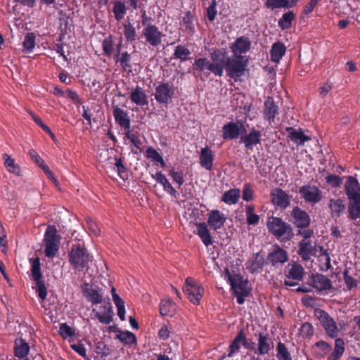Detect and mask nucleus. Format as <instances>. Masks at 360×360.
I'll use <instances>...</instances> for the list:
<instances>
[{
	"label": "nucleus",
	"mask_w": 360,
	"mask_h": 360,
	"mask_svg": "<svg viewBox=\"0 0 360 360\" xmlns=\"http://www.w3.org/2000/svg\"><path fill=\"white\" fill-rule=\"evenodd\" d=\"M68 262L72 268L78 271L88 267L91 256L84 242H77L72 245L68 255Z\"/></svg>",
	"instance_id": "f257e3e1"
},
{
	"label": "nucleus",
	"mask_w": 360,
	"mask_h": 360,
	"mask_svg": "<svg viewBox=\"0 0 360 360\" xmlns=\"http://www.w3.org/2000/svg\"><path fill=\"white\" fill-rule=\"evenodd\" d=\"M225 276L236 297L237 302L239 304H243L250 292L248 280L239 274H231L228 269L225 270Z\"/></svg>",
	"instance_id": "f03ea898"
},
{
	"label": "nucleus",
	"mask_w": 360,
	"mask_h": 360,
	"mask_svg": "<svg viewBox=\"0 0 360 360\" xmlns=\"http://www.w3.org/2000/svg\"><path fill=\"white\" fill-rule=\"evenodd\" d=\"M60 237L57 234L55 226L49 225L44 233L43 243L44 244V254L49 258L54 257L58 252Z\"/></svg>",
	"instance_id": "7ed1b4c3"
},
{
	"label": "nucleus",
	"mask_w": 360,
	"mask_h": 360,
	"mask_svg": "<svg viewBox=\"0 0 360 360\" xmlns=\"http://www.w3.org/2000/svg\"><path fill=\"white\" fill-rule=\"evenodd\" d=\"M247 60L245 57L232 56L226 59L224 69L228 77L237 81L239 77L244 75Z\"/></svg>",
	"instance_id": "20e7f679"
},
{
	"label": "nucleus",
	"mask_w": 360,
	"mask_h": 360,
	"mask_svg": "<svg viewBox=\"0 0 360 360\" xmlns=\"http://www.w3.org/2000/svg\"><path fill=\"white\" fill-rule=\"evenodd\" d=\"M183 290L187 298L194 304H199L204 294L201 284L193 278L188 277L183 286Z\"/></svg>",
	"instance_id": "39448f33"
},
{
	"label": "nucleus",
	"mask_w": 360,
	"mask_h": 360,
	"mask_svg": "<svg viewBox=\"0 0 360 360\" xmlns=\"http://www.w3.org/2000/svg\"><path fill=\"white\" fill-rule=\"evenodd\" d=\"M314 315L328 336L336 338L338 335L339 329L337 323L328 312L321 309H315Z\"/></svg>",
	"instance_id": "423d86ee"
},
{
	"label": "nucleus",
	"mask_w": 360,
	"mask_h": 360,
	"mask_svg": "<svg viewBox=\"0 0 360 360\" xmlns=\"http://www.w3.org/2000/svg\"><path fill=\"white\" fill-rule=\"evenodd\" d=\"M31 263V272L32 276L34 281H36L38 295L42 300H45L47 296L46 287L42 278L41 272V264L39 257L32 258L30 259Z\"/></svg>",
	"instance_id": "0eeeda50"
},
{
	"label": "nucleus",
	"mask_w": 360,
	"mask_h": 360,
	"mask_svg": "<svg viewBox=\"0 0 360 360\" xmlns=\"http://www.w3.org/2000/svg\"><path fill=\"white\" fill-rule=\"evenodd\" d=\"M267 227L269 231L278 238L288 233L287 240H290L292 233L290 226L278 217H271L267 221Z\"/></svg>",
	"instance_id": "6e6552de"
},
{
	"label": "nucleus",
	"mask_w": 360,
	"mask_h": 360,
	"mask_svg": "<svg viewBox=\"0 0 360 360\" xmlns=\"http://www.w3.org/2000/svg\"><path fill=\"white\" fill-rule=\"evenodd\" d=\"M299 193L305 202L314 205L322 200V193L315 185L307 184L300 187Z\"/></svg>",
	"instance_id": "1a4fd4ad"
},
{
	"label": "nucleus",
	"mask_w": 360,
	"mask_h": 360,
	"mask_svg": "<svg viewBox=\"0 0 360 360\" xmlns=\"http://www.w3.org/2000/svg\"><path fill=\"white\" fill-rule=\"evenodd\" d=\"M304 274V268L298 263L289 264L286 271V279L284 284L287 286H295L297 283L291 280L300 281Z\"/></svg>",
	"instance_id": "9d476101"
},
{
	"label": "nucleus",
	"mask_w": 360,
	"mask_h": 360,
	"mask_svg": "<svg viewBox=\"0 0 360 360\" xmlns=\"http://www.w3.org/2000/svg\"><path fill=\"white\" fill-rule=\"evenodd\" d=\"M193 68L199 71L208 70L216 76H222L221 65L214 64L205 58L196 59L194 62Z\"/></svg>",
	"instance_id": "9b49d317"
},
{
	"label": "nucleus",
	"mask_w": 360,
	"mask_h": 360,
	"mask_svg": "<svg viewBox=\"0 0 360 360\" xmlns=\"http://www.w3.org/2000/svg\"><path fill=\"white\" fill-rule=\"evenodd\" d=\"M93 313L103 324H109L112 321L113 311L110 301L104 302L98 310L93 309Z\"/></svg>",
	"instance_id": "f8f14e48"
},
{
	"label": "nucleus",
	"mask_w": 360,
	"mask_h": 360,
	"mask_svg": "<svg viewBox=\"0 0 360 360\" xmlns=\"http://www.w3.org/2000/svg\"><path fill=\"white\" fill-rule=\"evenodd\" d=\"M112 115L115 123L120 127L122 131L130 128L131 120L127 110L120 108L118 105H113Z\"/></svg>",
	"instance_id": "ddd939ff"
},
{
	"label": "nucleus",
	"mask_w": 360,
	"mask_h": 360,
	"mask_svg": "<svg viewBox=\"0 0 360 360\" xmlns=\"http://www.w3.org/2000/svg\"><path fill=\"white\" fill-rule=\"evenodd\" d=\"M251 46V42L248 37H240L238 38L230 46L233 56L244 57L243 54L246 53Z\"/></svg>",
	"instance_id": "4468645a"
},
{
	"label": "nucleus",
	"mask_w": 360,
	"mask_h": 360,
	"mask_svg": "<svg viewBox=\"0 0 360 360\" xmlns=\"http://www.w3.org/2000/svg\"><path fill=\"white\" fill-rule=\"evenodd\" d=\"M294 224L300 229L307 228L311 219L309 214L299 207H295L291 212Z\"/></svg>",
	"instance_id": "2eb2a0df"
},
{
	"label": "nucleus",
	"mask_w": 360,
	"mask_h": 360,
	"mask_svg": "<svg viewBox=\"0 0 360 360\" xmlns=\"http://www.w3.org/2000/svg\"><path fill=\"white\" fill-rule=\"evenodd\" d=\"M124 139L129 140L134 146V148L131 149V152L134 154H139L141 152L142 141L139 131L131 129V127L122 131Z\"/></svg>",
	"instance_id": "dca6fc26"
},
{
	"label": "nucleus",
	"mask_w": 360,
	"mask_h": 360,
	"mask_svg": "<svg viewBox=\"0 0 360 360\" xmlns=\"http://www.w3.org/2000/svg\"><path fill=\"white\" fill-rule=\"evenodd\" d=\"M271 202L281 208H286L290 202V198L281 188H274L271 191Z\"/></svg>",
	"instance_id": "f3484780"
},
{
	"label": "nucleus",
	"mask_w": 360,
	"mask_h": 360,
	"mask_svg": "<svg viewBox=\"0 0 360 360\" xmlns=\"http://www.w3.org/2000/svg\"><path fill=\"white\" fill-rule=\"evenodd\" d=\"M226 220V217L223 212L213 210L208 214L207 224L212 229L217 231L224 226Z\"/></svg>",
	"instance_id": "a211bd4d"
},
{
	"label": "nucleus",
	"mask_w": 360,
	"mask_h": 360,
	"mask_svg": "<svg viewBox=\"0 0 360 360\" xmlns=\"http://www.w3.org/2000/svg\"><path fill=\"white\" fill-rule=\"evenodd\" d=\"M345 193L349 200L360 198V185L357 179L348 176L345 184Z\"/></svg>",
	"instance_id": "6ab92c4d"
},
{
	"label": "nucleus",
	"mask_w": 360,
	"mask_h": 360,
	"mask_svg": "<svg viewBox=\"0 0 360 360\" xmlns=\"http://www.w3.org/2000/svg\"><path fill=\"white\" fill-rule=\"evenodd\" d=\"M316 252V245L311 240H302L299 243L298 254L303 260H309Z\"/></svg>",
	"instance_id": "aec40b11"
},
{
	"label": "nucleus",
	"mask_w": 360,
	"mask_h": 360,
	"mask_svg": "<svg viewBox=\"0 0 360 360\" xmlns=\"http://www.w3.org/2000/svg\"><path fill=\"white\" fill-rule=\"evenodd\" d=\"M243 124L239 122H230L224 125L222 128V137L224 139H236L240 134Z\"/></svg>",
	"instance_id": "412c9836"
},
{
	"label": "nucleus",
	"mask_w": 360,
	"mask_h": 360,
	"mask_svg": "<svg viewBox=\"0 0 360 360\" xmlns=\"http://www.w3.org/2000/svg\"><path fill=\"white\" fill-rule=\"evenodd\" d=\"M274 349V342L271 339L264 333L258 334L257 353L259 355H265Z\"/></svg>",
	"instance_id": "4be33fe9"
},
{
	"label": "nucleus",
	"mask_w": 360,
	"mask_h": 360,
	"mask_svg": "<svg viewBox=\"0 0 360 360\" xmlns=\"http://www.w3.org/2000/svg\"><path fill=\"white\" fill-rule=\"evenodd\" d=\"M328 205L330 214L333 218L340 217L346 210L345 201L341 198H330Z\"/></svg>",
	"instance_id": "5701e85b"
},
{
	"label": "nucleus",
	"mask_w": 360,
	"mask_h": 360,
	"mask_svg": "<svg viewBox=\"0 0 360 360\" xmlns=\"http://www.w3.org/2000/svg\"><path fill=\"white\" fill-rule=\"evenodd\" d=\"M288 137L297 146L304 145V143L310 140V137L306 136L302 129H295L289 127H286Z\"/></svg>",
	"instance_id": "b1692460"
},
{
	"label": "nucleus",
	"mask_w": 360,
	"mask_h": 360,
	"mask_svg": "<svg viewBox=\"0 0 360 360\" xmlns=\"http://www.w3.org/2000/svg\"><path fill=\"white\" fill-rule=\"evenodd\" d=\"M262 134L259 131L252 129L249 134L240 136V142L243 143L246 149H252L254 146L260 143Z\"/></svg>",
	"instance_id": "393cba45"
},
{
	"label": "nucleus",
	"mask_w": 360,
	"mask_h": 360,
	"mask_svg": "<svg viewBox=\"0 0 360 360\" xmlns=\"http://www.w3.org/2000/svg\"><path fill=\"white\" fill-rule=\"evenodd\" d=\"M310 285L319 290H327L332 288L330 279L323 274L313 275L310 279Z\"/></svg>",
	"instance_id": "a878e982"
},
{
	"label": "nucleus",
	"mask_w": 360,
	"mask_h": 360,
	"mask_svg": "<svg viewBox=\"0 0 360 360\" xmlns=\"http://www.w3.org/2000/svg\"><path fill=\"white\" fill-rule=\"evenodd\" d=\"M278 115V108L274 99L268 97L264 102V116L271 124L274 122L276 116Z\"/></svg>",
	"instance_id": "bb28decb"
},
{
	"label": "nucleus",
	"mask_w": 360,
	"mask_h": 360,
	"mask_svg": "<svg viewBox=\"0 0 360 360\" xmlns=\"http://www.w3.org/2000/svg\"><path fill=\"white\" fill-rule=\"evenodd\" d=\"M176 311V303L169 297L161 300L159 306V312L162 316H172Z\"/></svg>",
	"instance_id": "cd10ccee"
},
{
	"label": "nucleus",
	"mask_w": 360,
	"mask_h": 360,
	"mask_svg": "<svg viewBox=\"0 0 360 360\" xmlns=\"http://www.w3.org/2000/svg\"><path fill=\"white\" fill-rule=\"evenodd\" d=\"M29 344L22 338H17L14 342V354L19 359L27 357L30 352Z\"/></svg>",
	"instance_id": "c85d7f7f"
},
{
	"label": "nucleus",
	"mask_w": 360,
	"mask_h": 360,
	"mask_svg": "<svg viewBox=\"0 0 360 360\" xmlns=\"http://www.w3.org/2000/svg\"><path fill=\"white\" fill-rule=\"evenodd\" d=\"M196 233L200 238L202 242L205 246L212 245L213 240L208 229L207 224L205 222L198 223L196 224Z\"/></svg>",
	"instance_id": "c756f323"
},
{
	"label": "nucleus",
	"mask_w": 360,
	"mask_h": 360,
	"mask_svg": "<svg viewBox=\"0 0 360 360\" xmlns=\"http://www.w3.org/2000/svg\"><path fill=\"white\" fill-rule=\"evenodd\" d=\"M130 99L132 103L139 106H144L148 103L147 95L144 90L139 86L132 90Z\"/></svg>",
	"instance_id": "7c9ffc66"
},
{
	"label": "nucleus",
	"mask_w": 360,
	"mask_h": 360,
	"mask_svg": "<svg viewBox=\"0 0 360 360\" xmlns=\"http://www.w3.org/2000/svg\"><path fill=\"white\" fill-rule=\"evenodd\" d=\"M214 156L212 151L209 147H205L201 149L200 153V164L207 169L211 170L213 165Z\"/></svg>",
	"instance_id": "2f4dec72"
},
{
	"label": "nucleus",
	"mask_w": 360,
	"mask_h": 360,
	"mask_svg": "<svg viewBox=\"0 0 360 360\" xmlns=\"http://www.w3.org/2000/svg\"><path fill=\"white\" fill-rule=\"evenodd\" d=\"M288 259L286 251L278 246L274 248V250L269 255V259L275 265L277 263L283 264Z\"/></svg>",
	"instance_id": "473e14b6"
},
{
	"label": "nucleus",
	"mask_w": 360,
	"mask_h": 360,
	"mask_svg": "<svg viewBox=\"0 0 360 360\" xmlns=\"http://www.w3.org/2000/svg\"><path fill=\"white\" fill-rule=\"evenodd\" d=\"M240 196V191L238 188H231L222 195L221 201L227 205H235L238 202Z\"/></svg>",
	"instance_id": "72a5a7b5"
},
{
	"label": "nucleus",
	"mask_w": 360,
	"mask_h": 360,
	"mask_svg": "<svg viewBox=\"0 0 360 360\" xmlns=\"http://www.w3.org/2000/svg\"><path fill=\"white\" fill-rule=\"evenodd\" d=\"M117 332L118 334L115 338L118 339L124 345H131L136 343V337L133 333L128 330L122 331L120 329H117Z\"/></svg>",
	"instance_id": "f704fd0d"
},
{
	"label": "nucleus",
	"mask_w": 360,
	"mask_h": 360,
	"mask_svg": "<svg viewBox=\"0 0 360 360\" xmlns=\"http://www.w3.org/2000/svg\"><path fill=\"white\" fill-rule=\"evenodd\" d=\"M173 90L169 84L159 86V103H168L171 101Z\"/></svg>",
	"instance_id": "c9c22d12"
},
{
	"label": "nucleus",
	"mask_w": 360,
	"mask_h": 360,
	"mask_svg": "<svg viewBox=\"0 0 360 360\" xmlns=\"http://www.w3.org/2000/svg\"><path fill=\"white\" fill-rule=\"evenodd\" d=\"M143 34L148 43L152 46H158V28L155 25L145 27Z\"/></svg>",
	"instance_id": "e433bc0d"
},
{
	"label": "nucleus",
	"mask_w": 360,
	"mask_h": 360,
	"mask_svg": "<svg viewBox=\"0 0 360 360\" xmlns=\"http://www.w3.org/2000/svg\"><path fill=\"white\" fill-rule=\"evenodd\" d=\"M285 46L277 42L273 44L271 50V59L273 62L278 63L282 58L285 53Z\"/></svg>",
	"instance_id": "4c0bfd02"
},
{
	"label": "nucleus",
	"mask_w": 360,
	"mask_h": 360,
	"mask_svg": "<svg viewBox=\"0 0 360 360\" xmlns=\"http://www.w3.org/2000/svg\"><path fill=\"white\" fill-rule=\"evenodd\" d=\"M345 342L341 338L335 341V347L333 352L328 356V360H338L345 352Z\"/></svg>",
	"instance_id": "58836bf2"
},
{
	"label": "nucleus",
	"mask_w": 360,
	"mask_h": 360,
	"mask_svg": "<svg viewBox=\"0 0 360 360\" xmlns=\"http://www.w3.org/2000/svg\"><path fill=\"white\" fill-rule=\"evenodd\" d=\"M131 55L127 52H122L118 58H114L116 63H120L122 69L127 72H131L132 67L131 65Z\"/></svg>",
	"instance_id": "ea45409f"
},
{
	"label": "nucleus",
	"mask_w": 360,
	"mask_h": 360,
	"mask_svg": "<svg viewBox=\"0 0 360 360\" xmlns=\"http://www.w3.org/2000/svg\"><path fill=\"white\" fill-rule=\"evenodd\" d=\"M348 213L349 217L352 220L360 218V198L349 200Z\"/></svg>",
	"instance_id": "a19ab883"
},
{
	"label": "nucleus",
	"mask_w": 360,
	"mask_h": 360,
	"mask_svg": "<svg viewBox=\"0 0 360 360\" xmlns=\"http://www.w3.org/2000/svg\"><path fill=\"white\" fill-rule=\"evenodd\" d=\"M295 15L292 11H288L284 13L278 20V26L282 30L289 29L292 27V21L295 19Z\"/></svg>",
	"instance_id": "79ce46f5"
},
{
	"label": "nucleus",
	"mask_w": 360,
	"mask_h": 360,
	"mask_svg": "<svg viewBox=\"0 0 360 360\" xmlns=\"http://www.w3.org/2000/svg\"><path fill=\"white\" fill-rule=\"evenodd\" d=\"M212 63L221 65L222 68V74L224 73V65L225 64L226 55L225 52L219 49H214L210 53Z\"/></svg>",
	"instance_id": "37998d69"
},
{
	"label": "nucleus",
	"mask_w": 360,
	"mask_h": 360,
	"mask_svg": "<svg viewBox=\"0 0 360 360\" xmlns=\"http://www.w3.org/2000/svg\"><path fill=\"white\" fill-rule=\"evenodd\" d=\"M35 38L36 36L33 32H28L24 39V41L22 43L24 51L25 53H31L32 52L34 46H35Z\"/></svg>",
	"instance_id": "c03bdc74"
},
{
	"label": "nucleus",
	"mask_w": 360,
	"mask_h": 360,
	"mask_svg": "<svg viewBox=\"0 0 360 360\" xmlns=\"http://www.w3.org/2000/svg\"><path fill=\"white\" fill-rule=\"evenodd\" d=\"M240 340L241 339L240 338L239 333H238L229 347V352L227 354L228 357H233L240 352V347L242 346Z\"/></svg>",
	"instance_id": "a18cd8bd"
},
{
	"label": "nucleus",
	"mask_w": 360,
	"mask_h": 360,
	"mask_svg": "<svg viewBox=\"0 0 360 360\" xmlns=\"http://www.w3.org/2000/svg\"><path fill=\"white\" fill-rule=\"evenodd\" d=\"M276 352V358L278 360H292L290 353L283 342H279L277 344Z\"/></svg>",
	"instance_id": "49530a36"
},
{
	"label": "nucleus",
	"mask_w": 360,
	"mask_h": 360,
	"mask_svg": "<svg viewBox=\"0 0 360 360\" xmlns=\"http://www.w3.org/2000/svg\"><path fill=\"white\" fill-rule=\"evenodd\" d=\"M191 54L190 51L184 46L179 45L176 46L173 58L179 59L181 61L186 60Z\"/></svg>",
	"instance_id": "de8ad7c7"
},
{
	"label": "nucleus",
	"mask_w": 360,
	"mask_h": 360,
	"mask_svg": "<svg viewBox=\"0 0 360 360\" xmlns=\"http://www.w3.org/2000/svg\"><path fill=\"white\" fill-rule=\"evenodd\" d=\"M126 11L127 8L124 3L120 1H117L115 3L112 8V12L114 13L115 18L117 21L121 20L124 18Z\"/></svg>",
	"instance_id": "09e8293b"
},
{
	"label": "nucleus",
	"mask_w": 360,
	"mask_h": 360,
	"mask_svg": "<svg viewBox=\"0 0 360 360\" xmlns=\"http://www.w3.org/2000/svg\"><path fill=\"white\" fill-rule=\"evenodd\" d=\"M4 165L8 172L19 175L20 169L18 165L15 164L14 160L6 153L4 154Z\"/></svg>",
	"instance_id": "8fccbe9b"
},
{
	"label": "nucleus",
	"mask_w": 360,
	"mask_h": 360,
	"mask_svg": "<svg viewBox=\"0 0 360 360\" xmlns=\"http://www.w3.org/2000/svg\"><path fill=\"white\" fill-rule=\"evenodd\" d=\"M266 6L272 10L279 8H290L292 4L289 0H266Z\"/></svg>",
	"instance_id": "3c124183"
},
{
	"label": "nucleus",
	"mask_w": 360,
	"mask_h": 360,
	"mask_svg": "<svg viewBox=\"0 0 360 360\" xmlns=\"http://www.w3.org/2000/svg\"><path fill=\"white\" fill-rule=\"evenodd\" d=\"M84 293L88 300L93 304L101 303L102 295L98 290L93 288L87 289Z\"/></svg>",
	"instance_id": "603ef678"
},
{
	"label": "nucleus",
	"mask_w": 360,
	"mask_h": 360,
	"mask_svg": "<svg viewBox=\"0 0 360 360\" xmlns=\"http://www.w3.org/2000/svg\"><path fill=\"white\" fill-rule=\"evenodd\" d=\"M247 222L249 225H257L259 221V215L254 213V207L248 205L245 208Z\"/></svg>",
	"instance_id": "864d4df0"
},
{
	"label": "nucleus",
	"mask_w": 360,
	"mask_h": 360,
	"mask_svg": "<svg viewBox=\"0 0 360 360\" xmlns=\"http://www.w3.org/2000/svg\"><path fill=\"white\" fill-rule=\"evenodd\" d=\"M331 349L332 348L330 345L323 341L318 342L315 345V352L316 354L321 357L325 356L331 351Z\"/></svg>",
	"instance_id": "5fc2aeb1"
},
{
	"label": "nucleus",
	"mask_w": 360,
	"mask_h": 360,
	"mask_svg": "<svg viewBox=\"0 0 360 360\" xmlns=\"http://www.w3.org/2000/svg\"><path fill=\"white\" fill-rule=\"evenodd\" d=\"M124 35L128 41H134L136 40V30L133 25L128 22L124 25Z\"/></svg>",
	"instance_id": "6e6d98bb"
},
{
	"label": "nucleus",
	"mask_w": 360,
	"mask_h": 360,
	"mask_svg": "<svg viewBox=\"0 0 360 360\" xmlns=\"http://www.w3.org/2000/svg\"><path fill=\"white\" fill-rule=\"evenodd\" d=\"M102 48L105 56H110L112 55L114 49V41L111 35H109L103 39Z\"/></svg>",
	"instance_id": "4d7b16f0"
},
{
	"label": "nucleus",
	"mask_w": 360,
	"mask_h": 360,
	"mask_svg": "<svg viewBox=\"0 0 360 360\" xmlns=\"http://www.w3.org/2000/svg\"><path fill=\"white\" fill-rule=\"evenodd\" d=\"M159 183L163 186L164 189L169 193L171 195L176 198L177 192L170 184L167 179L162 174L159 173Z\"/></svg>",
	"instance_id": "13d9d810"
},
{
	"label": "nucleus",
	"mask_w": 360,
	"mask_h": 360,
	"mask_svg": "<svg viewBox=\"0 0 360 360\" xmlns=\"http://www.w3.org/2000/svg\"><path fill=\"white\" fill-rule=\"evenodd\" d=\"M58 332L64 339L73 337L75 335V329L68 326L66 323L60 324Z\"/></svg>",
	"instance_id": "bf43d9fd"
},
{
	"label": "nucleus",
	"mask_w": 360,
	"mask_h": 360,
	"mask_svg": "<svg viewBox=\"0 0 360 360\" xmlns=\"http://www.w3.org/2000/svg\"><path fill=\"white\" fill-rule=\"evenodd\" d=\"M115 166L117 168V171L120 177L122 179L127 178V174L126 172V167L123 164V161L121 158H115Z\"/></svg>",
	"instance_id": "052dcab7"
},
{
	"label": "nucleus",
	"mask_w": 360,
	"mask_h": 360,
	"mask_svg": "<svg viewBox=\"0 0 360 360\" xmlns=\"http://www.w3.org/2000/svg\"><path fill=\"white\" fill-rule=\"evenodd\" d=\"M300 333L303 337H311L314 334V329L312 325L308 322L304 323L300 329Z\"/></svg>",
	"instance_id": "680f3d73"
},
{
	"label": "nucleus",
	"mask_w": 360,
	"mask_h": 360,
	"mask_svg": "<svg viewBox=\"0 0 360 360\" xmlns=\"http://www.w3.org/2000/svg\"><path fill=\"white\" fill-rule=\"evenodd\" d=\"M239 335L240 338V340L242 342V345L247 349H255V343L250 339L247 338L246 335L243 330H240L239 332Z\"/></svg>",
	"instance_id": "e2e57ef3"
},
{
	"label": "nucleus",
	"mask_w": 360,
	"mask_h": 360,
	"mask_svg": "<svg viewBox=\"0 0 360 360\" xmlns=\"http://www.w3.org/2000/svg\"><path fill=\"white\" fill-rule=\"evenodd\" d=\"M326 182L332 187L338 188L342 184V179L335 174H330L326 177Z\"/></svg>",
	"instance_id": "0e129e2a"
},
{
	"label": "nucleus",
	"mask_w": 360,
	"mask_h": 360,
	"mask_svg": "<svg viewBox=\"0 0 360 360\" xmlns=\"http://www.w3.org/2000/svg\"><path fill=\"white\" fill-rule=\"evenodd\" d=\"M254 257V261H248V264H250L249 268L251 269L252 271L257 270L262 268L263 265V259L259 254L255 255Z\"/></svg>",
	"instance_id": "69168bd1"
},
{
	"label": "nucleus",
	"mask_w": 360,
	"mask_h": 360,
	"mask_svg": "<svg viewBox=\"0 0 360 360\" xmlns=\"http://www.w3.org/2000/svg\"><path fill=\"white\" fill-rule=\"evenodd\" d=\"M243 199L245 201H250L253 198V190L250 184H245L243 188Z\"/></svg>",
	"instance_id": "338daca9"
},
{
	"label": "nucleus",
	"mask_w": 360,
	"mask_h": 360,
	"mask_svg": "<svg viewBox=\"0 0 360 360\" xmlns=\"http://www.w3.org/2000/svg\"><path fill=\"white\" fill-rule=\"evenodd\" d=\"M145 155L154 165H158V151L155 149L153 147L148 148Z\"/></svg>",
	"instance_id": "774afa93"
}]
</instances>
